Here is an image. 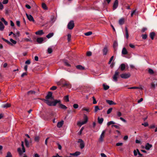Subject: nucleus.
<instances>
[{"instance_id": "61", "label": "nucleus", "mask_w": 157, "mask_h": 157, "mask_svg": "<svg viewBox=\"0 0 157 157\" xmlns=\"http://www.w3.org/2000/svg\"><path fill=\"white\" fill-rule=\"evenodd\" d=\"M57 88V87L56 86H52L51 88L50 89L52 90H56Z\"/></svg>"}, {"instance_id": "18", "label": "nucleus", "mask_w": 157, "mask_h": 157, "mask_svg": "<svg viewBox=\"0 0 157 157\" xmlns=\"http://www.w3.org/2000/svg\"><path fill=\"white\" fill-rule=\"evenodd\" d=\"M35 34L36 35H42L44 34V33L42 30H40L36 32Z\"/></svg>"}, {"instance_id": "51", "label": "nucleus", "mask_w": 157, "mask_h": 157, "mask_svg": "<svg viewBox=\"0 0 157 157\" xmlns=\"http://www.w3.org/2000/svg\"><path fill=\"white\" fill-rule=\"evenodd\" d=\"M93 104H96L97 103V101L96 100V99L94 97H93Z\"/></svg>"}, {"instance_id": "11", "label": "nucleus", "mask_w": 157, "mask_h": 157, "mask_svg": "<svg viewBox=\"0 0 157 157\" xmlns=\"http://www.w3.org/2000/svg\"><path fill=\"white\" fill-rule=\"evenodd\" d=\"M75 26L74 21L73 20L69 21V30H71L73 29Z\"/></svg>"}, {"instance_id": "21", "label": "nucleus", "mask_w": 157, "mask_h": 157, "mask_svg": "<svg viewBox=\"0 0 157 157\" xmlns=\"http://www.w3.org/2000/svg\"><path fill=\"white\" fill-rule=\"evenodd\" d=\"M124 19L123 18L120 19L119 21V24L121 25L124 24Z\"/></svg>"}, {"instance_id": "49", "label": "nucleus", "mask_w": 157, "mask_h": 157, "mask_svg": "<svg viewBox=\"0 0 157 157\" xmlns=\"http://www.w3.org/2000/svg\"><path fill=\"white\" fill-rule=\"evenodd\" d=\"M92 55V52L90 51H88L86 53V55L88 56H90Z\"/></svg>"}, {"instance_id": "26", "label": "nucleus", "mask_w": 157, "mask_h": 157, "mask_svg": "<svg viewBox=\"0 0 157 157\" xmlns=\"http://www.w3.org/2000/svg\"><path fill=\"white\" fill-rule=\"evenodd\" d=\"M118 46V44L117 42L115 41L114 42L113 44V47L114 50V52H115L116 50V47Z\"/></svg>"}, {"instance_id": "62", "label": "nucleus", "mask_w": 157, "mask_h": 157, "mask_svg": "<svg viewBox=\"0 0 157 157\" xmlns=\"http://www.w3.org/2000/svg\"><path fill=\"white\" fill-rule=\"evenodd\" d=\"M16 24L17 26L19 27L20 26V22L19 21H16Z\"/></svg>"}, {"instance_id": "29", "label": "nucleus", "mask_w": 157, "mask_h": 157, "mask_svg": "<svg viewBox=\"0 0 157 157\" xmlns=\"http://www.w3.org/2000/svg\"><path fill=\"white\" fill-rule=\"evenodd\" d=\"M103 87L104 89L105 90H107L108 89L109 87V86L107 85H105V84H103Z\"/></svg>"}, {"instance_id": "36", "label": "nucleus", "mask_w": 157, "mask_h": 157, "mask_svg": "<svg viewBox=\"0 0 157 157\" xmlns=\"http://www.w3.org/2000/svg\"><path fill=\"white\" fill-rule=\"evenodd\" d=\"M42 8L45 10L48 9L46 5L44 3H43L42 5Z\"/></svg>"}, {"instance_id": "44", "label": "nucleus", "mask_w": 157, "mask_h": 157, "mask_svg": "<svg viewBox=\"0 0 157 157\" xmlns=\"http://www.w3.org/2000/svg\"><path fill=\"white\" fill-rule=\"evenodd\" d=\"M56 19L54 17H52L51 18V21L52 23H54L56 21Z\"/></svg>"}, {"instance_id": "53", "label": "nucleus", "mask_w": 157, "mask_h": 157, "mask_svg": "<svg viewBox=\"0 0 157 157\" xmlns=\"http://www.w3.org/2000/svg\"><path fill=\"white\" fill-rule=\"evenodd\" d=\"M3 8V6L2 3L0 2V10H2Z\"/></svg>"}, {"instance_id": "17", "label": "nucleus", "mask_w": 157, "mask_h": 157, "mask_svg": "<svg viewBox=\"0 0 157 157\" xmlns=\"http://www.w3.org/2000/svg\"><path fill=\"white\" fill-rule=\"evenodd\" d=\"M119 68L121 71H123L125 68V66L124 63L121 64L119 67Z\"/></svg>"}, {"instance_id": "7", "label": "nucleus", "mask_w": 157, "mask_h": 157, "mask_svg": "<svg viewBox=\"0 0 157 157\" xmlns=\"http://www.w3.org/2000/svg\"><path fill=\"white\" fill-rule=\"evenodd\" d=\"M130 76L129 73H123L121 74L120 75L121 77L123 78L127 79L129 78Z\"/></svg>"}, {"instance_id": "33", "label": "nucleus", "mask_w": 157, "mask_h": 157, "mask_svg": "<svg viewBox=\"0 0 157 157\" xmlns=\"http://www.w3.org/2000/svg\"><path fill=\"white\" fill-rule=\"evenodd\" d=\"M40 137L38 136H36L34 138V140L35 142H38L40 140Z\"/></svg>"}, {"instance_id": "43", "label": "nucleus", "mask_w": 157, "mask_h": 157, "mask_svg": "<svg viewBox=\"0 0 157 157\" xmlns=\"http://www.w3.org/2000/svg\"><path fill=\"white\" fill-rule=\"evenodd\" d=\"M63 63L65 65L67 66H69V63L68 61L67 60H65L63 61Z\"/></svg>"}, {"instance_id": "10", "label": "nucleus", "mask_w": 157, "mask_h": 157, "mask_svg": "<svg viewBox=\"0 0 157 157\" xmlns=\"http://www.w3.org/2000/svg\"><path fill=\"white\" fill-rule=\"evenodd\" d=\"M118 0H115L113 5V9L115 10L118 7Z\"/></svg>"}, {"instance_id": "46", "label": "nucleus", "mask_w": 157, "mask_h": 157, "mask_svg": "<svg viewBox=\"0 0 157 157\" xmlns=\"http://www.w3.org/2000/svg\"><path fill=\"white\" fill-rule=\"evenodd\" d=\"M112 109H113L111 108H109L107 111V114H110L111 113Z\"/></svg>"}, {"instance_id": "13", "label": "nucleus", "mask_w": 157, "mask_h": 157, "mask_svg": "<svg viewBox=\"0 0 157 157\" xmlns=\"http://www.w3.org/2000/svg\"><path fill=\"white\" fill-rule=\"evenodd\" d=\"M108 48L107 46H105L104 48L102 51L103 52V55H107V52H108Z\"/></svg>"}, {"instance_id": "16", "label": "nucleus", "mask_w": 157, "mask_h": 157, "mask_svg": "<svg viewBox=\"0 0 157 157\" xmlns=\"http://www.w3.org/2000/svg\"><path fill=\"white\" fill-rule=\"evenodd\" d=\"M63 124V121H61L60 122H58L57 124V127L58 128H60L61 127Z\"/></svg>"}, {"instance_id": "1", "label": "nucleus", "mask_w": 157, "mask_h": 157, "mask_svg": "<svg viewBox=\"0 0 157 157\" xmlns=\"http://www.w3.org/2000/svg\"><path fill=\"white\" fill-rule=\"evenodd\" d=\"M49 99L51 100H53L54 98L52 96V93L51 92H49L45 97V99H44V101L49 106L56 105V104L60 102V100H55L54 101H50Z\"/></svg>"}, {"instance_id": "24", "label": "nucleus", "mask_w": 157, "mask_h": 157, "mask_svg": "<svg viewBox=\"0 0 157 157\" xmlns=\"http://www.w3.org/2000/svg\"><path fill=\"white\" fill-rule=\"evenodd\" d=\"M25 145L27 147H29V141L27 139H25Z\"/></svg>"}, {"instance_id": "2", "label": "nucleus", "mask_w": 157, "mask_h": 157, "mask_svg": "<svg viewBox=\"0 0 157 157\" xmlns=\"http://www.w3.org/2000/svg\"><path fill=\"white\" fill-rule=\"evenodd\" d=\"M21 146L22 147V150L20 148H18L17 149V151L20 155H21L23 153H24L25 151L23 141L21 142Z\"/></svg>"}, {"instance_id": "63", "label": "nucleus", "mask_w": 157, "mask_h": 157, "mask_svg": "<svg viewBox=\"0 0 157 157\" xmlns=\"http://www.w3.org/2000/svg\"><path fill=\"white\" fill-rule=\"evenodd\" d=\"M57 144L58 146V148L59 150H61V149H62V146H61L59 143H57Z\"/></svg>"}, {"instance_id": "60", "label": "nucleus", "mask_w": 157, "mask_h": 157, "mask_svg": "<svg viewBox=\"0 0 157 157\" xmlns=\"http://www.w3.org/2000/svg\"><path fill=\"white\" fill-rule=\"evenodd\" d=\"M78 105L77 104H74L73 105V107L75 109H77L78 107Z\"/></svg>"}, {"instance_id": "41", "label": "nucleus", "mask_w": 157, "mask_h": 157, "mask_svg": "<svg viewBox=\"0 0 157 157\" xmlns=\"http://www.w3.org/2000/svg\"><path fill=\"white\" fill-rule=\"evenodd\" d=\"M3 40L5 42H6L7 44H10V45H12V44H11V43L10 41H9L8 40H7L6 39H5L4 38H3Z\"/></svg>"}, {"instance_id": "37", "label": "nucleus", "mask_w": 157, "mask_h": 157, "mask_svg": "<svg viewBox=\"0 0 157 157\" xmlns=\"http://www.w3.org/2000/svg\"><path fill=\"white\" fill-rule=\"evenodd\" d=\"M10 42L12 44V45L13 44H16L17 43V42L15 40H14L12 38L10 39Z\"/></svg>"}, {"instance_id": "31", "label": "nucleus", "mask_w": 157, "mask_h": 157, "mask_svg": "<svg viewBox=\"0 0 157 157\" xmlns=\"http://www.w3.org/2000/svg\"><path fill=\"white\" fill-rule=\"evenodd\" d=\"M54 35V33H49L48 35L46 36V37L49 39L52 37Z\"/></svg>"}, {"instance_id": "50", "label": "nucleus", "mask_w": 157, "mask_h": 157, "mask_svg": "<svg viewBox=\"0 0 157 157\" xmlns=\"http://www.w3.org/2000/svg\"><path fill=\"white\" fill-rule=\"evenodd\" d=\"M35 92L33 90H30L28 92V94H35Z\"/></svg>"}, {"instance_id": "55", "label": "nucleus", "mask_w": 157, "mask_h": 157, "mask_svg": "<svg viewBox=\"0 0 157 157\" xmlns=\"http://www.w3.org/2000/svg\"><path fill=\"white\" fill-rule=\"evenodd\" d=\"M82 110L86 111L87 112H90L89 109H88V108H83L82 109Z\"/></svg>"}, {"instance_id": "28", "label": "nucleus", "mask_w": 157, "mask_h": 157, "mask_svg": "<svg viewBox=\"0 0 157 157\" xmlns=\"http://www.w3.org/2000/svg\"><path fill=\"white\" fill-rule=\"evenodd\" d=\"M125 36L127 39H128L129 36V35L128 32V30L127 27H125Z\"/></svg>"}, {"instance_id": "58", "label": "nucleus", "mask_w": 157, "mask_h": 157, "mask_svg": "<svg viewBox=\"0 0 157 157\" xmlns=\"http://www.w3.org/2000/svg\"><path fill=\"white\" fill-rule=\"evenodd\" d=\"M142 125L144 126L145 127H146L148 126V124L147 122H145L144 123H142Z\"/></svg>"}, {"instance_id": "42", "label": "nucleus", "mask_w": 157, "mask_h": 157, "mask_svg": "<svg viewBox=\"0 0 157 157\" xmlns=\"http://www.w3.org/2000/svg\"><path fill=\"white\" fill-rule=\"evenodd\" d=\"M6 157H12V156L11 153L10 152H8Z\"/></svg>"}, {"instance_id": "8", "label": "nucleus", "mask_w": 157, "mask_h": 157, "mask_svg": "<svg viewBox=\"0 0 157 157\" xmlns=\"http://www.w3.org/2000/svg\"><path fill=\"white\" fill-rule=\"evenodd\" d=\"M106 132V130H104L102 132V133L100 136V138L99 139V140L101 142H102L103 141V139L104 137L105 134Z\"/></svg>"}, {"instance_id": "9", "label": "nucleus", "mask_w": 157, "mask_h": 157, "mask_svg": "<svg viewBox=\"0 0 157 157\" xmlns=\"http://www.w3.org/2000/svg\"><path fill=\"white\" fill-rule=\"evenodd\" d=\"M81 154V152L79 151H77L74 153H70L69 154V157H71L72 156H74L76 157L79 155Z\"/></svg>"}, {"instance_id": "32", "label": "nucleus", "mask_w": 157, "mask_h": 157, "mask_svg": "<svg viewBox=\"0 0 157 157\" xmlns=\"http://www.w3.org/2000/svg\"><path fill=\"white\" fill-rule=\"evenodd\" d=\"M10 106V104L9 103H6L3 105V107L4 108H7Z\"/></svg>"}, {"instance_id": "54", "label": "nucleus", "mask_w": 157, "mask_h": 157, "mask_svg": "<svg viewBox=\"0 0 157 157\" xmlns=\"http://www.w3.org/2000/svg\"><path fill=\"white\" fill-rule=\"evenodd\" d=\"M113 57H114L113 56H112L111 57V58H110V59L109 60V61L108 62V64H110L111 63V62L113 60Z\"/></svg>"}, {"instance_id": "30", "label": "nucleus", "mask_w": 157, "mask_h": 157, "mask_svg": "<svg viewBox=\"0 0 157 157\" xmlns=\"http://www.w3.org/2000/svg\"><path fill=\"white\" fill-rule=\"evenodd\" d=\"M4 28V26L3 23L0 21V30L3 31Z\"/></svg>"}, {"instance_id": "15", "label": "nucleus", "mask_w": 157, "mask_h": 157, "mask_svg": "<svg viewBox=\"0 0 157 157\" xmlns=\"http://www.w3.org/2000/svg\"><path fill=\"white\" fill-rule=\"evenodd\" d=\"M76 67L77 69L79 70H85V67H83L81 65H77L76 66Z\"/></svg>"}, {"instance_id": "45", "label": "nucleus", "mask_w": 157, "mask_h": 157, "mask_svg": "<svg viewBox=\"0 0 157 157\" xmlns=\"http://www.w3.org/2000/svg\"><path fill=\"white\" fill-rule=\"evenodd\" d=\"M84 129V127H82V128L80 129L79 132L78 133V134L79 135H81L82 134V132Z\"/></svg>"}, {"instance_id": "56", "label": "nucleus", "mask_w": 157, "mask_h": 157, "mask_svg": "<svg viewBox=\"0 0 157 157\" xmlns=\"http://www.w3.org/2000/svg\"><path fill=\"white\" fill-rule=\"evenodd\" d=\"M117 115L118 117H120L122 115V113L118 111L117 113Z\"/></svg>"}, {"instance_id": "27", "label": "nucleus", "mask_w": 157, "mask_h": 157, "mask_svg": "<svg viewBox=\"0 0 157 157\" xmlns=\"http://www.w3.org/2000/svg\"><path fill=\"white\" fill-rule=\"evenodd\" d=\"M106 101L107 103L109 104V105H112L116 104V103H115L112 100H107Z\"/></svg>"}, {"instance_id": "35", "label": "nucleus", "mask_w": 157, "mask_h": 157, "mask_svg": "<svg viewBox=\"0 0 157 157\" xmlns=\"http://www.w3.org/2000/svg\"><path fill=\"white\" fill-rule=\"evenodd\" d=\"M48 52L49 54L51 53L52 52V49L51 47H50L48 48Z\"/></svg>"}, {"instance_id": "47", "label": "nucleus", "mask_w": 157, "mask_h": 157, "mask_svg": "<svg viewBox=\"0 0 157 157\" xmlns=\"http://www.w3.org/2000/svg\"><path fill=\"white\" fill-rule=\"evenodd\" d=\"M142 36L143 39L145 40L147 39V35L146 34H143L142 35Z\"/></svg>"}, {"instance_id": "34", "label": "nucleus", "mask_w": 157, "mask_h": 157, "mask_svg": "<svg viewBox=\"0 0 157 157\" xmlns=\"http://www.w3.org/2000/svg\"><path fill=\"white\" fill-rule=\"evenodd\" d=\"M64 100L65 101L67 102L69 101V96L67 95L65 96L63 98Z\"/></svg>"}, {"instance_id": "64", "label": "nucleus", "mask_w": 157, "mask_h": 157, "mask_svg": "<svg viewBox=\"0 0 157 157\" xmlns=\"http://www.w3.org/2000/svg\"><path fill=\"white\" fill-rule=\"evenodd\" d=\"M8 0H4L2 2V3L3 4H6L8 3Z\"/></svg>"}, {"instance_id": "48", "label": "nucleus", "mask_w": 157, "mask_h": 157, "mask_svg": "<svg viewBox=\"0 0 157 157\" xmlns=\"http://www.w3.org/2000/svg\"><path fill=\"white\" fill-rule=\"evenodd\" d=\"M100 109L98 106H96L95 107L94 112H97L98 110H99Z\"/></svg>"}, {"instance_id": "59", "label": "nucleus", "mask_w": 157, "mask_h": 157, "mask_svg": "<svg viewBox=\"0 0 157 157\" xmlns=\"http://www.w3.org/2000/svg\"><path fill=\"white\" fill-rule=\"evenodd\" d=\"M25 40L26 41H30L31 42H32V40L31 39H28V38H25Z\"/></svg>"}, {"instance_id": "39", "label": "nucleus", "mask_w": 157, "mask_h": 157, "mask_svg": "<svg viewBox=\"0 0 157 157\" xmlns=\"http://www.w3.org/2000/svg\"><path fill=\"white\" fill-rule=\"evenodd\" d=\"M148 72L150 74H153L154 73V71L151 68H149L148 69Z\"/></svg>"}, {"instance_id": "3", "label": "nucleus", "mask_w": 157, "mask_h": 157, "mask_svg": "<svg viewBox=\"0 0 157 157\" xmlns=\"http://www.w3.org/2000/svg\"><path fill=\"white\" fill-rule=\"evenodd\" d=\"M84 121L82 122H79L78 123V125L79 126L81 127L82 125L86 124L88 121V117L87 116L84 114Z\"/></svg>"}, {"instance_id": "57", "label": "nucleus", "mask_w": 157, "mask_h": 157, "mask_svg": "<svg viewBox=\"0 0 157 157\" xmlns=\"http://www.w3.org/2000/svg\"><path fill=\"white\" fill-rule=\"evenodd\" d=\"M122 143H118L116 144V145L117 146H121L123 145Z\"/></svg>"}, {"instance_id": "6", "label": "nucleus", "mask_w": 157, "mask_h": 157, "mask_svg": "<svg viewBox=\"0 0 157 157\" xmlns=\"http://www.w3.org/2000/svg\"><path fill=\"white\" fill-rule=\"evenodd\" d=\"M157 86V79H154L153 82L151 83V88L155 89V86Z\"/></svg>"}, {"instance_id": "25", "label": "nucleus", "mask_w": 157, "mask_h": 157, "mask_svg": "<svg viewBox=\"0 0 157 157\" xmlns=\"http://www.w3.org/2000/svg\"><path fill=\"white\" fill-rule=\"evenodd\" d=\"M104 121V119L102 118H100L99 117H98V123L100 124H101L103 123V122Z\"/></svg>"}, {"instance_id": "22", "label": "nucleus", "mask_w": 157, "mask_h": 157, "mask_svg": "<svg viewBox=\"0 0 157 157\" xmlns=\"http://www.w3.org/2000/svg\"><path fill=\"white\" fill-rule=\"evenodd\" d=\"M122 53L123 55H126L128 53V52L125 48H124L122 51Z\"/></svg>"}, {"instance_id": "12", "label": "nucleus", "mask_w": 157, "mask_h": 157, "mask_svg": "<svg viewBox=\"0 0 157 157\" xmlns=\"http://www.w3.org/2000/svg\"><path fill=\"white\" fill-rule=\"evenodd\" d=\"M26 16L27 17V18L30 21H32L33 22H34L35 21L34 19V18L30 14H28L27 13L26 14Z\"/></svg>"}, {"instance_id": "52", "label": "nucleus", "mask_w": 157, "mask_h": 157, "mask_svg": "<svg viewBox=\"0 0 157 157\" xmlns=\"http://www.w3.org/2000/svg\"><path fill=\"white\" fill-rule=\"evenodd\" d=\"M139 88V87L136 86H133L128 88V89H138Z\"/></svg>"}, {"instance_id": "38", "label": "nucleus", "mask_w": 157, "mask_h": 157, "mask_svg": "<svg viewBox=\"0 0 157 157\" xmlns=\"http://www.w3.org/2000/svg\"><path fill=\"white\" fill-rule=\"evenodd\" d=\"M115 124V122H114V121H110L109 122H108L107 123V125L108 126H109V125H110L111 124Z\"/></svg>"}, {"instance_id": "40", "label": "nucleus", "mask_w": 157, "mask_h": 157, "mask_svg": "<svg viewBox=\"0 0 157 157\" xmlns=\"http://www.w3.org/2000/svg\"><path fill=\"white\" fill-rule=\"evenodd\" d=\"M92 32L91 31H89L88 32H87V33H84V34L86 36H89L90 35L92 34Z\"/></svg>"}, {"instance_id": "4", "label": "nucleus", "mask_w": 157, "mask_h": 157, "mask_svg": "<svg viewBox=\"0 0 157 157\" xmlns=\"http://www.w3.org/2000/svg\"><path fill=\"white\" fill-rule=\"evenodd\" d=\"M78 142L79 143V147L81 149H82L85 146V143L82 139H78Z\"/></svg>"}, {"instance_id": "20", "label": "nucleus", "mask_w": 157, "mask_h": 157, "mask_svg": "<svg viewBox=\"0 0 157 157\" xmlns=\"http://www.w3.org/2000/svg\"><path fill=\"white\" fill-rule=\"evenodd\" d=\"M43 40V39L42 37L37 38L36 40L37 42L40 44L42 43Z\"/></svg>"}, {"instance_id": "14", "label": "nucleus", "mask_w": 157, "mask_h": 157, "mask_svg": "<svg viewBox=\"0 0 157 157\" xmlns=\"http://www.w3.org/2000/svg\"><path fill=\"white\" fill-rule=\"evenodd\" d=\"M152 147V145L148 143H147L145 145V148L147 150H149L150 148Z\"/></svg>"}, {"instance_id": "19", "label": "nucleus", "mask_w": 157, "mask_h": 157, "mask_svg": "<svg viewBox=\"0 0 157 157\" xmlns=\"http://www.w3.org/2000/svg\"><path fill=\"white\" fill-rule=\"evenodd\" d=\"M59 108L62 109H67V107L65 105H63L61 104V102L60 103H59Z\"/></svg>"}, {"instance_id": "5", "label": "nucleus", "mask_w": 157, "mask_h": 157, "mask_svg": "<svg viewBox=\"0 0 157 157\" xmlns=\"http://www.w3.org/2000/svg\"><path fill=\"white\" fill-rule=\"evenodd\" d=\"M119 72L118 71V70H117L115 71V74L113 77V79L115 82L117 81V78L119 76Z\"/></svg>"}, {"instance_id": "23", "label": "nucleus", "mask_w": 157, "mask_h": 157, "mask_svg": "<svg viewBox=\"0 0 157 157\" xmlns=\"http://www.w3.org/2000/svg\"><path fill=\"white\" fill-rule=\"evenodd\" d=\"M155 36V33L154 32H152L150 33V36L151 40L154 39V37Z\"/></svg>"}]
</instances>
